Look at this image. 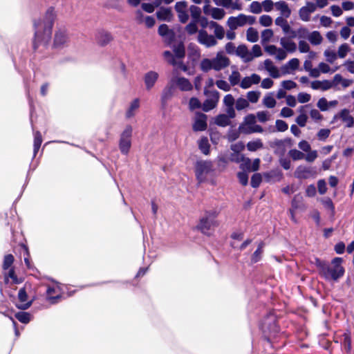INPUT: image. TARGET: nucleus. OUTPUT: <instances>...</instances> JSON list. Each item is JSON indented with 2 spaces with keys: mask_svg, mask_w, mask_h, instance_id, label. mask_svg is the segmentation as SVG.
Returning a JSON list of instances; mask_svg holds the SVG:
<instances>
[{
  "mask_svg": "<svg viewBox=\"0 0 354 354\" xmlns=\"http://www.w3.org/2000/svg\"><path fill=\"white\" fill-rule=\"evenodd\" d=\"M261 329L263 339L268 343H271V337H275L280 331L277 318L274 313H270L263 318L261 324Z\"/></svg>",
  "mask_w": 354,
  "mask_h": 354,
  "instance_id": "3",
  "label": "nucleus"
},
{
  "mask_svg": "<svg viewBox=\"0 0 354 354\" xmlns=\"http://www.w3.org/2000/svg\"><path fill=\"white\" fill-rule=\"evenodd\" d=\"M132 132V127L128 124L120 135L119 149L121 153L124 155L128 154L131 149Z\"/></svg>",
  "mask_w": 354,
  "mask_h": 354,
  "instance_id": "6",
  "label": "nucleus"
},
{
  "mask_svg": "<svg viewBox=\"0 0 354 354\" xmlns=\"http://www.w3.org/2000/svg\"><path fill=\"white\" fill-rule=\"evenodd\" d=\"M198 148L205 155L210 153V145L207 137H202L198 141Z\"/></svg>",
  "mask_w": 354,
  "mask_h": 354,
  "instance_id": "27",
  "label": "nucleus"
},
{
  "mask_svg": "<svg viewBox=\"0 0 354 354\" xmlns=\"http://www.w3.org/2000/svg\"><path fill=\"white\" fill-rule=\"evenodd\" d=\"M68 40V35L65 30H59L55 34L53 47L59 48L64 46Z\"/></svg>",
  "mask_w": 354,
  "mask_h": 354,
  "instance_id": "14",
  "label": "nucleus"
},
{
  "mask_svg": "<svg viewBox=\"0 0 354 354\" xmlns=\"http://www.w3.org/2000/svg\"><path fill=\"white\" fill-rule=\"evenodd\" d=\"M198 42L205 45L207 47H211L216 45L217 41L213 35H208L206 30L199 31L198 36Z\"/></svg>",
  "mask_w": 354,
  "mask_h": 354,
  "instance_id": "12",
  "label": "nucleus"
},
{
  "mask_svg": "<svg viewBox=\"0 0 354 354\" xmlns=\"http://www.w3.org/2000/svg\"><path fill=\"white\" fill-rule=\"evenodd\" d=\"M262 181L261 175L259 173H255L252 176L250 185L252 187H258Z\"/></svg>",
  "mask_w": 354,
  "mask_h": 354,
  "instance_id": "47",
  "label": "nucleus"
},
{
  "mask_svg": "<svg viewBox=\"0 0 354 354\" xmlns=\"http://www.w3.org/2000/svg\"><path fill=\"white\" fill-rule=\"evenodd\" d=\"M249 106V102L247 100L243 97H239L236 102V109L238 111L243 110Z\"/></svg>",
  "mask_w": 354,
  "mask_h": 354,
  "instance_id": "51",
  "label": "nucleus"
},
{
  "mask_svg": "<svg viewBox=\"0 0 354 354\" xmlns=\"http://www.w3.org/2000/svg\"><path fill=\"white\" fill-rule=\"evenodd\" d=\"M225 11L222 8H213L212 10V17L214 19L221 20L225 16Z\"/></svg>",
  "mask_w": 354,
  "mask_h": 354,
  "instance_id": "44",
  "label": "nucleus"
},
{
  "mask_svg": "<svg viewBox=\"0 0 354 354\" xmlns=\"http://www.w3.org/2000/svg\"><path fill=\"white\" fill-rule=\"evenodd\" d=\"M201 102L197 97H192L189 101V109L192 111L196 109L201 108Z\"/></svg>",
  "mask_w": 354,
  "mask_h": 354,
  "instance_id": "48",
  "label": "nucleus"
},
{
  "mask_svg": "<svg viewBox=\"0 0 354 354\" xmlns=\"http://www.w3.org/2000/svg\"><path fill=\"white\" fill-rule=\"evenodd\" d=\"M15 318L22 324H28L31 319V315L28 312L20 311L15 315Z\"/></svg>",
  "mask_w": 354,
  "mask_h": 354,
  "instance_id": "33",
  "label": "nucleus"
},
{
  "mask_svg": "<svg viewBox=\"0 0 354 354\" xmlns=\"http://www.w3.org/2000/svg\"><path fill=\"white\" fill-rule=\"evenodd\" d=\"M288 154L293 160H302L305 157V154L303 152L295 149H290Z\"/></svg>",
  "mask_w": 354,
  "mask_h": 354,
  "instance_id": "43",
  "label": "nucleus"
},
{
  "mask_svg": "<svg viewBox=\"0 0 354 354\" xmlns=\"http://www.w3.org/2000/svg\"><path fill=\"white\" fill-rule=\"evenodd\" d=\"M241 75L239 71H232V74L229 77V81L232 86L238 84L240 82Z\"/></svg>",
  "mask_w": 354,
  "mask_h": 354,
  "instance_id": "49",
  "label": "nucleus"
},
{
  "mask_svg": "<svg viewBox=\"0 0 354 354\" xmlns=\"http://www.w3.org/2000/svg\"><path fill=\"white\" fill-rule=\"evenodd\" d=\"M239 130L245 134H250L252 133H262L263 131V127L259 124H256L252 127H250L248 129L244 128L242 125H240Z\"/></svg>",
  "mask_w": 354,
  "mask_h": 354,
  "instance_id": "37",
  "label": "nucleus"
},
{
  "mask_svg": "<svg viewBox=\"0 0 354 354\" xmlns=\"http://www.w3.org/2000/svg\"><path fill=\"white\" fill-rule=\"evenodd\" d=\"M215 124L219 127H225L230 124V120L226 114H219L215 118Z\"/></svg>",
  "mask_w": 354,
  "mask_h": 354,
  "instance_id": "31",
  "label": "nucleus"
},
{
  "mask_svg": "<svg viewBox=\"0 0 354 354\" xmlns=\"http://www.w3.org/2000/svg\"><path fill=\"white\" fill-rule=\"evenodd\" d=\"M236 54L245 59V62H250L253 59V56L248 52V49L245 44L239 45L236 50Z\"/></svg>",
  "mask_w": 354,
  "mask_h": 354,
  "instance_id": "19",
  "label": "nucleus"
},
{
  "mask_svg": "<svg viewBox=\"0 0 354 354\" xmlns=\"http://www.w3.org/2000/svg\"><path fill=\"white\" fill-rule=\"evenodd\" d=\"M4 277L6 283H8L9 278L12 279V283L14 284H19L23 282V279L17 277L13 267L9 269L8 272L5 274Z\"/></svg>",
  "mask_w": 354,
  "mask_h": 354,
  "instance_id": "20",
  "label": "nucleus"
},
{
  "mask_svg": "<svg viewBox=\"0 0 354 354\" xmlns=\"http://www.w3.org/2000/svg\"><path fill=\"white\" fill-rule=\"evenodd\" d=\"M265 243L263 241H261L257 247V249L254 252L251 257V262L252 263H256L259 261L261 259V255L263 252V247Z\"/></svg>",
  "mask_w": 354,
  "mask_h": 354,
  "instance_id": "26",
  "label": "nucleus"
},
{
  "mask_svg": "<svg viewBox=\"0 0 354 354\" xmlns=\"http://www.w3.org/2000/svg\"><path fill=\"white\" fill-rule=\"evenodd\" d=\"M333 86V84L330 80H315L311 82V88L314 90H318L321 89L322 91H327L332 88Z\"/></svg>",
  "mask_w": 354,
  "mask_h": 354,
  "instance_id": "16",
  "label": "nucleus"
},
{
  "mask_svg": "<svg viewBox=\"0 0 354 354\" xmlns=\"http://www.w3.org/2000/svg\"><path fill=\"white\" fill-rule=\"evenodd\" d=\"M246 37L248 41L254 43L259 39V33L255 28L250 27L247 30Z\"/></svg>",
  "mask_w": 354,
  "mask_h": 354,
  "instance_id": "35",
  "label": "nucleus"
},
{
  "mask_svg": "<svg viewBox=\"0 0 354 354\" xmlns=\"http://www.w3.org/2000/svg\"><path fill=\"white\" fill-rule=\"evenodd\" d=\"M212 62L213 69L217 71L228 66L230 63L229 58L222 55L221 53H218L216 57L212 59Z\"/></svg>",
  "mask_w": 354,
  "mask_h": 354,
  "instance_id": "13",
  "label": "nucleus"
},
{
  "mask_svg": "<svg viewBox=\"0 0 354 354\" xmlns=\"http://www.w3.org/2000/svg\"><path fill=\"white\" fill-rule=\"evenodd\" d=\"M156 16L158 20L171 21L173 14L170 8L161 7L160 10L156 12Z\"/></svg>",
  "mask_w": 354,
  "mask_h": 354,
  "instance_id": "18",
  "label": "nucleus"
},
{
  "mask_svg": "<svg viewBox=\"0 0 354 354\" xmlns=\"http://www.w3.org/2000/svg\"><path fill=\"white\" fill-rule=\"evenodd\" d=\"M227 24L231 30H234L239 26L236 17H230Z\"/></svg>",
  "mask_w": 354,
  "mask_h": 354,
  "instance_id": "64",
  "label": "nucleus"
},
{
  "mask_svg": "<svg viewBox=\"0 0 354 354\" xmlns=\"http://www.w3.org/2000/svg\"><path fill=\"white\" fill-rule=\"evenodd\" d=\"M15 258L12 254L5 255L2 264V269L3 270H7L12 268L11 266L13 264Z\"/></svg>",
  "mask_w": 354,
  "mask_h": 354,
  "instance_id": "38",
  "label": "nucleus"
},
{
  "mask_svg": "<svg viewBox=\"0 0 354 354\" xmlns=\"http://www.w3.org/2000/svg\"><path fill=\"white\" fill-rule=\"evenodd\" d=\"M342 262L343 259L341 257L333 258L330 264L326 261L316 258L315 264L322 278L326 281H337L345 273V269L342 266Z\"/></svg>",
  "mask_w": 354,
  "mask_h": 354,
  "instance_id": "2",
  "label": "nucleus"
},
{
  "mask_svg": "<svg viewBox=\"0 0 354 354\" xmlns=\"http://www.w3.org/2000/svg\"><path fill=\"white\" fill-rule=\"evenodd\" d=\"M177 58L182 59L185 56V48L183 42H180L174 49Z\"/></svg>",
  "mask_w": 354,
  "mask_h": 354,
  "instance_id": "40",
  "label": "nucleus"
},
{
  "mask_svg": "<svg viewBox=\"0 0 354 354\" xmlns=\"http://www.w3.org/2000/svg\"><path fill=\"white\" fill-rule=\"evenodd\" d=\"M317 106L322 111H326L328 109V102L325 97H322L318 100Z\"/></svg>",
  "mask_w": 354,
  "mask_h": 354,
  "instance_id": "61",
  "label": "nucleus"
},
{
  "mask_svg": "<svg viewBox=\"0 0 354 354\" xmlns=\"http://www.w3.org/2000/svg\"><path fill=\"white\" fill-rule=\"evenodd\" d=\"M247 97L248 102H250L252 103H256L258 102L259 99L260 93L257 91H251L248 93Z\"/></svg>",
  "mask_w": 354,
  "mask_h": 354,
  "instance_id": "55",
  "label": "nucleus"
},
{
  "mask_svg": "<svg viewBox=\"0 0 354 354\" xmlns=\"http://www.w3.org/2000/svg\"><path fill=\"white\" fill-rule=\"evenodd\" d=\"M217 105V102L215 100H212L210 99H207L204 101L201 107L205 112H208L210 110L214 109Z\"/></svg>",
  "mask_w": 354,
  "mask_h": 354,
  "instance_id": "42",
  "label": "nucleus"
},
{
  "mask_svg": "<svg viewBox=\"0 0 354 354\" xmlns=\"http://www.w3.org/2000/svg\"><path fill=\"white\" fill-rule=\"evenodd\" d=\"M56 292V289L54 287H52L49 285L46 287V300L50 304H56L59 303L62 298V295L61 294H58L55 296L53 295Z\"/></svg>",
  "mask_w": 354,
  "mask_h": 354,
  "instance_id": "15",
  "label": "nucleus"
},
{
  "mask_svg": "<svg viewBox=\"0 0 354 354\" xmlns=\"http://www.w3.org/2000/svg\"><path fill=\"white\" fill-rule=\"evenodd\" d=\"M339 118L346 123V127L348 128L352 127L354 124L353 117L350 114V111L347 109H344L339 113L335 114L331 120V123H335Z\"/></svg>",
  "mask_w": 354,
  "mask_h": 354,
  "instance_id": "10",
  "label": "nucleus"
},
{
  "mask_svg": "<svg viewBox=\"0 0 354 354\" xmlns=\"http://www.w3.org/2000/svg\"><path fill=\"white\" fill-rule=\"evenodd\" d=\"M247 149L250 151H256L263 147V144L260 138L253 141H250L247 143Z\"/></svg>",
  "mask_w": 354,
  "mask_h": 354,
  "instance_id": "30",
  "label": "nucleus"
},
{
  "mask_svg": "<svg viewBox=\"0 0 354 354\" xmlns=\"http://www.w3.org/2000/svg\"><path fill=\"white\" fill-rule=\"evenodd\" d=\"M210 27L214 28V34L217 39H222L225 35L224 28L215 21H212L209 23Z\"/></svg>",
  "mask_w": 354,
  "mask_h": 354,
  "instance_id": "29",
  "label": "nucleus"
},
{
  "mask_svg": "<svg viewBox=\"0 0 354 354\" xmlns=\"http://www.w3.org/2000/svg\"><path fill=\"white\" fill-rule=\"evenodd\" d=\"M140 106V101H139V99L138 98H136L135 100H133L132 101V102L130 104V106L129 108L128 109V110L126 112V117L127 118H132L135 113H134V111L138 109Z\"/></svg>",
  "mask_w": 354,
  "mask_h": 354,
  "instance_id": "36",
  "label": "nucleus"
},
{
  "mask_svg": "<svg viewBox=\"0 0 354 354\" xmlns=\"http://www.w3.org/2000/svg\"><path fill=\"white\" fill-rule=\"evenodd\" d=\"M158 78V74L155 71H149L145 75V83L146 88L150 90L156 82Z\"/></svg>",
  "mask_w": 354,
  "mask_h": 354,
  "instance_id": "17",
  "label": "nucleus"
},
{
  "mask_svg": "<svg viewBox=\"0 0 354 354\" xmlns=\"http://www.w3.org/2000/svg\"><path fill=\"white\" fill-rule=\"evenodd\" d=\"M201 68L204 72H207L210 69L213 68L212 59L211 60L207 58L203 59L201 62Z\"/></svg>",
  "mask_w": 354,
  "mask_h": 354,
  "instance_id": "45",
  "label": "nucleus"
},
{
  "mask_svg": "<svg viewBox=\"0 0 354 354\" xmlns=\"http://www.w3.org/2000/svg\"><path fill=\"white\" fill-rule=\"evenodd\" d=\"M176 84L179 88L183 91H189L192 90L193 86L189 80L185 77H178Z\"/></svg>",
  "mask_w": 354,
  "mask_h": 354,
  "instance_id": "23",
  "label": "nucleus"
},
{
  "mask_svg": "<svg viewBox=\"0 0 354 354\" xmlns=\"http://www.w3.org/2000/svg\"><path fill=\"white\" fill-rule=\"evenodd\" d=\"M264 65L266 69L270 73V75L273 78H278L280 77L278 68L273 64L272 62L270 59H266L264 61Z\"/></svg>",
  "mask_w": 354,
  "mask_h": 354,
  "instance_id": "21",
  "label": "nucleus"
},
{
  "mask_svg": "<svg viewBox=\"0 0 354 354\" xmlns=\"http://www.w3.org/2000/svg\"><path fill=\"white\" fill-rule=\"evenodd\" d=\"M207 128V116L200 111L195 112L192 129L194 131H203Z\"/></svg>",
  "mask_w": 354,
  "mask_h": 354,
  "instance_id": "8",
  "label": "nucleus"
},
{
  "mask_svg": "<svg viewBox=\"0 0 354 354\" xmlns=\"http://www.w3.org/2000/svg\"><path fill=\"white\" fill-rule=\"evenodd\" d=\"M218 215V212L216 210L205 211V216L199 219L196 229L203 234L209 235V231L212 227L218 225V223L216 220Z\"/></svg>",
  "mask_w": 354,
  "mask_h": 354,
  "instance_id": "4",
  "label": "nucleus"
},
{
  "mask_svg": "<svg viewBox=\"0 0 354 354\" xmlns=\"http://www.w3.org/2000/svg\"><path fill=\"white\" fill-rule=\"evenodd\" d=\"M158 34L160 36L165 37L169 35V33H173V31L170 30L167 24H161L158 27Z\"/></svg>",
  "mask_w": 354,
  "mask_h": 354,
  "instance_id": "57",
  "label": "nucleus"
},
{
  "mask_svg": "<svg viewBox=\"0 0 354 354\" xmlns=\"http://www.w3.org/2000/svg\"><path fill=\"white\" fill-rule=\"evenodd\" d=\"M324 55L326 57L328 62L332 64L337 59V54L335 51L326 50L324 52Z\"/></svg>",
  "mask_w": 354,
  "mask_h": 354,
  "instance_id": "59",
  "label": "nucleus"
},
{
  "mask_svg": "<svg viewBox=\"0 0 354 354\" xmlns=\"http://www.w3.org/2000/svg\"><path fill=\"white\" fill-rule=\"evenodd\" d=\"M194 168L196 178L200 184L207 180V175L214 171L213 162L207 160H197Z\"/></svg>",
  "mask_w": 354,
  "mask_h": 354,
  "instance_id": "5",
  "label": "nucleus"
},
{
  "mask_svg": "<svg viewBox=\"0 0 354 354\" xmlns=\"http://www.w3.org/2000/svg\"><path fill=\"white\" fill-rule=\"evenodd\" d=\"M343 342L342 346L346 351L347 354H350L351 351V332L347 330L343 334Z\"/></svg>",
  "mask_w": 354,
  "mask_h": 354,
  "instance_id": "25",
  "label": "nucleus"
},
{
  "mask_svg": "<svg viewBox=\"0 0 354 354\" xmlns=\"http://www.w3.org/2000/svg\"><path fill=\"white\" fill-rule=\"evenodd\" d=\"M197 22H190L185 27V30L189 35H194L198 31Z\"/></svg>",
  "mask_w": 354,
  "mask_h": 354,
  "instance_id": "62",
  "label": "nucleus"
},
{
  "mask_svg": "<svg viewBox=\"0 0 354 354\" xmlns=\"http://www.w3.org/2000/svg\"><path fill=\"white\" fill-rule=\"evenodd\" d=\"M55 19V8L51 6L46 10L43 21L36 19L33 21L35 34L32 48L35 52L40 45L46 46L48 44Z\"/></svg>",
  "mask_w": 354,
  "mask_h": 354,
  "instance_id": "1",
  "label": "nucleus"
},
{
  "mask_svg": "<svg viewBox=\"0 0 354 354\" xmlns=\"http://www.w3.org/2000/svg\"><path fill=\"white\" fill-rule=\"evenodd\" d=\"M281 45L290 53H293L297 49V45L294 41L286 39L285 37H283L280 40Z\"/></svg>",
  "mask_w": 354,
  "mask_h": 354,
  "instance_id": "28",
  "label": "nucleus"
},
{
  "mask_svg": "<svg viewBox=\"0 0 354 354\" xmlns=\"http://www.w3.org/2000/svg\"><path fill=\"white\" fill-rule=\"evenodd\" d=\"M31 290L32 284L29 282H26L24 287L19 289L18 292V299L21 303V304L18 306L19 309L26 310L32 305L35 299V297H32V299L28 301V295L30 294Z\"/></svg>",
  "mask_w": 354,
  "mask_h": 354,
  "instance_id": "7",
  "label": "nucleus"
},
{
  "mask_svg": "<svg viewBox=\"0 0 354 354\" xmlns=\"http://www.w3.org/2000/svg\"><path fill=\"white\" fill-rule=\"evenodd\" d=\"M275 7H276L277 10L281 11L282 15L284 17L288 18L290 16L291 10L288 7V5L286 1H279L278 2H276Z\"/></svg>",
  "mask_w": 354,
  "mask_h": 354,
  "instance_id": "22",
  "label": "nucleus"
},
{
  "mask_svg": "<svg viewBox=\"0 0 354 354\" xmlns=\"http://www.w3.org/2000/svg\"><path fill=\"white\" fill-rule=\"evenodd\" d=\"M259 23L261 26L265 27H268L272 24V19L270 16L267 15H263L260 17Z\"/></svg>",
  "mask_w": 354,
  "mask_h": 354,
  "instance_id": "54",
  "label": "nucleus"
},
{
  "mask_svg": "<svg viewBox=\"0 0 354 354\" xmlns=\"http://www.w3.org/2000/svg\"><path fill=\"white\" fill-rule=\"evenodd\" d=\"M315 174L313 168L304 165H299L295 171V177L298 179H307Z\"/></svg>",
  "mask_w": 354,
  "mask_h": 354,
  "instance_id": "11",
  "label": "nucleus"
},
{
  "mask_svg": "<svg viewBox=\"0 0 354 354\" xmlns=\"http://www.w3.org/2000/svg\"><path fill=\"white\" fill-rule=\"evenodd\" d=\"M275 99L271 95H266L263 98V104L270 109L274 108L276 105Z\"/></svg>",
  "mask_w": 354,
  "mask_h": 354,
  "instance_id": "53",
  "label": "nucleus"
},
{
  "mask_svg": "<svg viewBox=\"0 0 354 354\" xmlns=\"http://www.w3.org/2000/svg\"><path fill=\"white\" fill-rule=\"evenodd\" d=\"M308 40L313 45H319L322 43L323 38L319 32L315 30L309 35Z\"/></svg>",
  "mask_w": 354,
  "mask_h": 354,
  "instance_id": "34",
  "label": "nucleus"
},
{
  "mask_svg": "<svg viewBox=\"0 0 354 354\" xmlns=\"http://www.w3.org/2000/svg\"><path fill=\"white\" fill-rule=\"evenodd\" d=\"M174 93V86L172 85L167 86L162 93V102H166L167 100L170 99Z\"/></svg>",
  "mask_w": 354,
  "mask_h": 354,
  "instance_id": "39",
  "label": "nucleus"
},
{
  "mask_svg": "<svg viewBox=\"0 0 354 354\" xmlns=\"http://www.w3.org/2000/svg\"><path fill=\"white\" fill-rule=\"evenodd\" d=\"M42 136L40 131H37L34 133V142H33V157L35 158L38 153L39 148L42 143Z\"/></svg>",
  "mask_w": 354,
  "mask_h": 354,
  "instance_id": "24",
  "label": "nucleus"
},
{
  "mask_svg": "<svg viewBox=\"0 0 354 354\" xmlns=\"http://www.w3.org/2000/svg\"><path fill=\"white\" fill-rule=\"evenodd\" d=\"M322 204L326 209H328L330 211L331 215L333 216L335 214V208L331 198H325L324 200L322 201Z\"/></svg>",
  "mask_w": 354,
  "mask_h": 354,
  "instance_id": "46",
  "label": "nucleus"
},
{
  "mask_svg": "<svg viewBox=\"0 0 354 354\" xmlns=\"http://www.w3.org/2000/svg\"><path fill=\"white\" fill-rule=\"evenodd\" d=\"M349 50V46L347 44H343L338 48L337 55L340 58H344L346 56Z\"/></svg>",
  "mask_w": 354,
  "mask_h": 354,
  "instance_id": "52",
  "label": "nucleus"
},
{
  "mask_svg": "<svg viewBox=\"0 0 354 354\" xmlns=\"http://www.w3.org/2000/svg\"><path fill=\"white\" fill-rule=\"evenodd\" d=\"M273 36V31L271 29H266L261 32V39L263 42L269 41Z\"/></svg>",
  "mask_w": 354,
  "mask_h": 354,
  "instance_id": "60",
  "label": "nucleus"
},
{
  "mask_svg": "<svg viewBox=\"0 0 354 354\" xmlns=\"http://www.w3.org/2000/svg\"><path fill=\"white\" fill-rule=\"evenodd\" d=\"M163 56L169 64L172 66H175L176 64V59L173 54L169 50H165L163 53Z\"/></svg>",
  "mask_w": 354,
  "mask_h": 354,
  "instance_id": "63",
  "label": "nucleus"
},
{
  "mask_svg": "<svg viewBox=\"0 0 354 354\" xmlns=\"http://www.w3.org/2000/svg\"><path fill=\"white\" fill-rule=\"evenodd\" d=\"M310 12L304 6L301 7L299 10V15L300 19L304 21H310Z\"/></svg>",
  "mask_w": 354,
  "mask_h": 354,
  "instance_id": "50",
  "label": "nucleus"
},
{
  "mask_svg": "<svg viewBox=\"0 0 354 354\" xmlns=\"http://www.w3.org/2000/svg\"><path fill=\"white\" fill-rule=\"evenodd\" d=\"M19 245L24 250V262L26 266L27 267L28 269H32V265L31 264L30 262V254L28 246L24 243H20Z\"/></svg>",
  "mask_w": 354,
  "mask_h": 354,
  "instance_id": "32",
  "label": "nucleus"
},
{
  "mask_svg": "<svg viewBox=\"0 0 354 354\" xmlns=\"http://www.w3.org/2000/svg\"><path fill=\"white\" fill-rule=\"evenodd\" d=\"M275 124L278 131L284 132L288 129V124L282 120H277Z\"/></svg>",
  "mask_w": 354,
  "mask_h": 354,
  "instance_id": "58",
  "label": "nucleus"
},
{
  "mask_svg": "<svg viewBox=\"0 0 354 354\" xmlns=\"http://www.w3.org/2000/svg\"><path fill=\"white\" fill-rule=\"evenodd\" d=\"M204 94L211 97L210 100H215L218 103L219 100L220 94L216 90L208 91L205 88Z\"/></svg>",
  "mask_w": 354,
  "mask_h": 354,
  "instance_id": "56",
  "label": "nucleus"
},
{
  "mask_svg": "<svg viewBox=\"0 0 354 354\" xmlns=\"http://www.w3.org/2000/svg\"><path fill=\"white\" fill-rule=\"evenodd\" d=\"M95 38L97 44L101 47L107 46L114 40L111 32L104 29L98 30Z\"/></svg>",
  "mask_w": 354,
  "mask_h": 354,
  "instance_id": "9",
  "label": "nucleus"
},
{
  "mask_svg": "<svg viewBox=\"0 0 354 354\" xmlns=\"http://www.w3.org/2000/svg\"><path fill=\"white\" fill-rule=\"evenodd\" d=\"M191 16L195 22H198L201 17V10L196 6H191L189 8Z\"/></svg>",
  "mask_w": 354,
  "mask_h": 354,
  "instance_id": "41",
  "label": "nucleus"
}]
</instances>
